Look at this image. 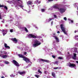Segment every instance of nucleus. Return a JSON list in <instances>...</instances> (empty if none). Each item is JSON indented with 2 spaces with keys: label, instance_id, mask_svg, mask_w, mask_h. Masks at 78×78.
<instances>
[{
  "label": "nucleus",
  "instance_id": "nucleus-1",
  "mask_svg": "<svg viewBox=\"0 0 78 78\" xmlns=\"http://www.w3.org/2000/svg\"><path fill=\"white\" fill-rule=\"evenodd\" d=\"M34 43V44L33 45L34 47H37L38 45H40L41 44V43L40 42H39V41L36 40H35Z\"/></svg>",
  "mask_w": 78,
  "mask_h": 78
},
{
  "label": "nucleus",
  "instance_id": "nucleus-2",
  "mask_svg": "<svg viewBox=\"0 0 78 78\" xmlns=\"http://www.w3.org/2000/svg\"><path fill=\"white\" fill-rule=\"evenodd\" d=\"M60 27L62 31L64 32L65 34H67V33H66V30H65V28L63 27V25L61 24L60 25Z\"/></svg>",
  "mask_w": 78,
  "mask_h": 78
},
{
  "label": "nucleus",
  "instance_id": "nucleus-3",
  "mask_svg": "<svg viewBox=\"0 0 78 78\" xmlns=\"http://www.w3.org/2000/svg\"><path fill=\"white\" fill-rule=\"evenodd\" d=\"M28 36L29 38H34V39L37 38V37H36V36L33 35L32 34H29L28 35Z\"/></svg>",
  "mask_w": 78,
  "mask_h": 78
},
{
  "label": "nucleus",
  "instance_id": "nucleus-4",
  "mask_svg": "<svg viewBox=\"0 0 78 78\" xmlns=\"http://www.w3.org/2000/svg\"><path fill=\"white\" fill-rule=\"evenodd\" d=\"M40 62H48L50 63V62L48 60L44 59H39Z\"/></svg>",
  "mask_w": 78,
  "mask_h": 78
},
{
  "label": "nucleus",
  "instance_id": "nucleus-5",
  "mask_svg": "<svg viewBox=\"0 0 78 78\" xmlns=\"http://www.w3.org/2000/svg\"><path fill=\"white\" fill-rule=\"evenodd\" d=\"M59 11H60V13H64L66 11V9L64 8H60L58 9Z\"/></svg>",
  "mask_w": 78,
  "mask_h": 78
},
{
  "label": "nucleus",
  "instance_id": "nucleus-6",
  "mask_svg": "<svg viewBox=\"0 0 78 78\" xmlns=\"http://www.w3.org/2000/svg\"><path fill=\"white\" fill-rule=\"evenodd\" d=\"M13 62L14 64H15V65L16 66H17V67H19V66H20V65H19V63H18V62H17L16 61V60H13Z\"/></svg>",
  "mask_w": 78,
  "mask_h": 78
},
{
  "label": "nucleus",
  "instance_id": "nucleus-7",
  "mask_svg": "<svg viewBox=\"0 0 78 78\" xmlns=\"http://www.w3.org/2000/svg\"><path fill=\"white\" fill-rule=\"evenodd\" d=\"M23 60L26 61L27 63H29L30 61V59H28V58H25V57L24 58H23Z\"/></svg>",
  "mask_w": 78,
  "mask_h": 78
},
{
  "label": "nucleus",
  "instance_id": "nucleus-8",
  "mask_svg": "<svg viewBox=\"0 0 78 78\" xmlns=\"http://www.w3.org/2000/svg\"><path fill=\"white\" fill-rule=\"evenodd\" d=\"M8 32V30H2V33L3 34V35L4 36L5 35V34H7V32Z\"/></svg>",
  "mask_w": 78,
  "mask_h": 78
},
{
  "label": "nucleus",
  "instance_id": "nucleus-9",
  "mask_svg": "<svg viewBox=\"0 0 78 78\" xmlns=\"http://www.w3.org/2000/svg\"><path fill=\"white\" fill-rule=\"evenodd\" d=\"M69 67H76V65L73 63H70L69 65Z\"/></svg>",
  "mask_w": 78,
  "mask_h": 78
},
{
  "label": "nucleus",
  "instance_id": "nucleus-10",
  "mask_svg": "<svg viewBox=\"0 0 78 78\" xmlns=\"http://www.w3.org/2000/svg\"><path fill=\"white\" fill-rule=\"evenodd\" d=\"M53 8L55 9H59V5L58 4L53 5Z\"/></svg>",
  "mask_w": 78,
  "mask_h": 78
},
{
  "label": "nucleus",
  "instance_id": "nucleus-11",
  "mask_svg": "<svg viewBox=\"0 0 78 78\" xmlns=\"http://www.w3.org/2000/svg\"><path fill=\"white\" fill-rule=\"evenodd\" d=\"M11 40L13 42H17L18 41L16 39V38H11Z\"/></svg>",
  "mask_w": 78,
  "mask_h": 78
},
{
  "label": "nucleus",
  "instance_id": "nucleus-12",
  "mask_svg": "<svg viewBox=\"0 0 78 78\" xmlns=\"http://www.w3.org/2000/svg\"><path fill=\"white\" fill-rule=\"evenodd\" d=\"M0 6H2L0 8H4L5 9H6V10L8 9V7L6 5H1Z\"/></svg>",
  "mask_w": 78,
  "mask_h": 78
},
{
  "label": "nucleus",
  "instance_id": "nucleus-13",
  "mask_svg": "<svg viewBox=\"0 0 78 78\" xmlns=\"http://www.w3.org/2000/svg\"><path fill=\"white\" fill-rule=\"evenodd\" d=\"M27 5H33V2L31 1H29L27 2Z\"/></svg>",
  "mask_w": 78,
  "mask_h": 78
},
{
  "label": "nucleus",
  "instance_id": "nucleus-14",
  "mask_svg": "<svg viewBox=\"0 0 78 78\" xmlns=\"http://www.w3.org/2000/svg\"><path fill=\"white\" fill-rule=\"evenodd\" d=\"M53 37H54L55 38V39L56 41H57V42H58V41H59V39L58 38V37H57V36H53Z\"/></svg>",
  "mask_w": 78,
  "mask_h": 78
},
{
  "label": "nucleus",
  "instance_id": "nucleus-15",
  "mask_svg": "<svg viewBox=\"0 0 78 78\" xmlns=\"http://www.w3.org/2000/svg\"><path fill=\"white\" fill-rule=\"evenodd\" d=\"M18 56L20 58H23V60L24 58H25V57L23 56V55H21V54H19Z\"/></svg>",
  "mask_w": 78,
  "mask_h": 78
},
{
  "label": "nucleus",
  "instance_id": "nucleus-16",
  "mask_svg": "<svg viewBox=\"0 0 78 78\" xmlns=\"http://www.w3.org/2000/svg\"><path fill=\"white\" fill-rule=\"evenodd\" d=\"M4 47L5 48H8L9 49H10V47L8 46H7V44L6 43L4 44Z\"/></svg>",
  "mask_w": 78,
  "mask_h": 78
},
{
  "label": "nucleus",
  "instance_id": "nucleus-17",
  "mask_svg": "<svg viewBox=\"0 0 78 78\" xmlns=\"http://www.w3.org/2000/svg\"><path fill=\"white\" fill-rule=\"evenodd\" d=\"M18 73H19L20 75H23V74H25V72H20V71L18 72Z\"/></svg>",
  "mask_w": 78,
  "mask_h": 78
},
{
  "label": "nucleus",
  "instance_id": "nucleus-18",
  "mask_svg": "<svg viewBox=\"0 0 78 78\" xmlns=\"http://www.w3.org/2000/svg\"><path fill=\"white\" fill-rule=\"evenodd\" d=\"M2 57L3 58H4L5 59H6V58L8 57V56L6 55H2Z\"/></svg>",
  "mask_w": 78,
  "mask_h": 78
},
{
  "label": "nucleus",
  "instance_id": "nucleus-19",
  "mask_svg": "<svg viewBox=\"0 0 78 78\" xmlns=\"http://www.w3.org/2000/svg\"><path fill=\"white\" fill-rule=\"evenodd\" d=\"M52 75L54 77V78H55V73L52 72Z\"/></svg>",
  "mask_w": 78,
  "mask_h": 78
},
{
  "label": "nucleus",
  "instance_id": "nucleus-20",
  "mask_svg": "<svg viewBox=\"0 0 78 78\" xmlns=\"http://www.w3.org/2000/svg\"><path fill=\"white\" fill-rule=\"evenodd\" d=\"M18 6L19 7H20V8H22V9H23V6L22 5H19Z\"/></svg>",
  "mask_w": 78,
  "mask_h": 78
},
{
  "label": "nucleus",
  "instance_id": "nucleus-21",
  "mask_svg": "<svg viewBox=\"0 0 78 78\" xmlns=\"http://www.w3.org/2000/svg\"><path fill=\"white\" fill-rule=\"evenodd\" d=\"M48 72V71H44V74H45V75H47V73Z\"/></svg>",
  "mask_w": 78,
  "mask_h": 78
},
{
  "label": "nucleus",
  "instance_id": "nucleus-22",
  "mask_svg": "<svg viewBox=\"0 0 78 78\" xmlns=\"http://www.w3.org/2000/svg\"><path fill=\"white\" fill-rule=\"evenodd\" d=\"M75 53H76L77 52V48H75L74 49Z\"/></svg>",
  "mask_w": 78,
  "mask_h": 78
},
{
  "label": "nucleus",
  "instance_id": "nucleus-23",
  "mask_svg": "<svg viewBox=\"0 0 78 78\" xmlns=\"http://www.w3.org/2000/svg\"><path fill=\"white\" fill-rule=\"evenodd\" d=\"M45 9H41V11H42V12H45Z\"/></svg>",
  "mask_w": 78,
  "mask_h": 78
},
{
  "label": "nucleus",
  "instance_id": "nucleus-24",
  "mask_svg": "<svg viewBox=\"0 0 78 78\" xmlns=\"http://www.w3.org/2000/svg\"><path fill=\"white\" fill-rule=\"evenodd\" d=\"M10 31L11 33H12L14 31V30L13 29H10Z\"/></svg>",
  "mask_w": 78,
  "mask_h": 78
},
{
  "label": "nucleus",
  "instance_id": "nucleus-25",
  "mask_svg": "<svg viewBox=\"0 0 78 78\" xmlns=\"http://www.w3.org/2000/svg\"><path fill=\"white\" fill-rule=\"evenodd\" d=\"M25 31H26V32H27V33L28 32V30L26 27H25Z\"/></svg>",
  "mask_w": 78,
  "mask_h": 78
},
{
  "label": "nucleus",
  "instance_id": "nucleus-26",
  "mask_svg": "<svg viewBox=\"0 0 78 78\" xmlns=\"http://www.w3.org/2000/svg\"><path fill=\"white\" fill-rule=\"evenodd\" d=\"M15 76L16 75H13L12 74L10 75V77H15Z\"/></svg>",
  "mask_w": 78,
  "mask_h": 78
},
{
  "label": "nucleus",
  "instance_id": "nucleus-27",
  "mask_svg": "<svg viewBox=\"0 0 78 78\" xmlns=\"http://www.w3.org/2000/svg\"><path fill=\"white\" fill-rule=\"evenodd\" d=\"M38 73H42V72L40 71V69H38Z\"/></svg>",
  "mask_w": 78,
  "mask_h": 78
},
{
  "label": "nucleus",
  "instance_id": "nucleus-28",
  "mask_svg": "<svg viewBox=\"0 0 78 78\" xmlns=\"http://www.w3.org/2000/svg\"><path fill=\"white\" fill-rule=\"evenodd\" d=\"M7 2H8V3H11L12 2V1H7Z\"/></svg>",
  "mask_w": 78,
  "mask_h": 78
},
{
  "label": "nucleus",
  "instance_id": "nucleus-29",
  "mask_svg": "<svg viewBox=\"0 0 78 78\" xmlns=\"http://www.w3.org/2000/svg\"><path fill=\"white\" fill-rule=\"evenodd\" d=\"M68 20L71 21V23H73V20H71L70 19H68Z\"/></svg>",
  "mask_w": 78,
  "mask_h": 78
},
{
  "label": "nucleus",
  "instance_id": "nucleus-30",
  "mask_svg": "<svg viewBox=\"0 0 78 78\" xmlns=\"http://www.w3.org/2000/svg\"><path fill=\"white\" fill-rule=\"evenodd\" d=\"M77 37H78V36L76 35L74 37L76 39H78V38H77Z\"/></svg>",
  "mask_w": 78,
  "mask_h": 78
},
{
  "label": "nucleus",
  "instance_id": "nucleus-31",
  "mask_svg": "<svg viewBox=\"0 0 78 78\" xmlns=\"http://www.w3.org/2000/svg\"><path fill=\"white\" fill-rule=\"evenodd\" d=\"M4 54H5V55H6V54H8V53L6 51H4Z\"/></svg>",
  "mask_w": 78,
  "mask_h": 78
},
{
  "label": "nucleus",
  "instance_id": "nucleus-32",
  "mask_svg": "<svg viewBox=\"0 0 78 78\" xmlns=\"http://www.w3.org/2000/svg\"><path fill=\"white\" fill-rule=\"evenodd\" d=\"M73 59H74L75 60H76V57H72Z\"/></svg>",
  "mask_w": 78,
  "mask_h": 78
},
{
  "label": "nucleus",
  "instance_id": "nucleus-33",
  "mask_svg": "<svg viewBox=\"0 0 78 78\" xmlns=\"http://www.w3.org/2000/svg\"><path fill=\"white\" fill-rule=\"evenodd\" d=\"M59 68L58 67H56L54 68V69H55V70H56V69H58Z\"/></svg>",
  "mask_w": 78,
  "mask_h": 78
},
{
  "label": "nucleus",
  "instance_id": "nucleus-34",
  "mask_svg": "<svg viewBox=\"0 0 78 78\" xmlns=\"http://www.w3.org/2000/svg\"><path fill=\"white\" fill-rule=\"evenodd\" d=\"M0 19H2V15L1 14V13L0 12Z\"/></svg>",
  "mask_w": 78,
  "mask_h": 78
},
{
  "label": "nucleus",
  "instance_id": "nucleus-35",
  "mask_svg": "<svg viewBox=\"0 0 78 78\" xmlns=\"http://www.w3.org/2000/svg\"><path fill=\"white\" fill-rule=\"evenodd\" d=\"M5 63L6 64H9V62H7V61L5 62Z\"/></svg>",
  "mask_w": 78,
  "mask_h": 78
},
{
  "label": "nucleus",
  "instance_id": "nucleus-36",
  "mask_svg": "<svg viewBox=\"0 0 78 78\" xmlns=\"http://www.w3.org/2000/svg\"><path fill=\"white\" fill-rule=\"evenodd\" d=\"M39 75H35V76L37 78H39Z\"/></svg>",
  "mask_w": 78,
  "mask_h": 78
},
{
  "label": "nucleus",
  "instance_id": "nucleus-37",
  "mask_svg": "<svg viewBox=\"0 0 78 78\" xmlns=\"http://www.w3.org/2000/svg\"><path fill=\"white\" fill-rule=\"evenodd\" d=\"M76 53H74V57H76Z\"/></svg>",
  "mask_w": 78,
  "mask_h": 78
},
{
  "label": "nucleus",
  "instance_id": "nucleus-38",
  "mask_svg": "<svg viewBox=\"0 0 78 78\" xmlns=\"http://www.w3.org/2000/svg\"><path fill=\"white\" fill-rule=\"evenodd\" d=\"M36 3H38L39 2V1L37 0L36 1H35V2Z\"/></svg>",
  "mask_w": 78,
  "mask_h": 78
},
{
  "label": "nucleus",
  "instance_id": "nucleus-39",
  "mask_svg": "<svg viewBox=\"0 0 78 78\" xmlns=\"http://www.w3.org/2000/svg\"><path fill=\"white\" fill-rule=\"evenodd\" d=\"M52 57L53 58H56V57L54 55H52Z\"/></svg>",
  "mask_w": 78,
  "mask_h": 78
},
{
  "label": "nucleus",
  "instance_id": "nucleus-40",
  "mask_svg": "<svg viewBox=\"0 0 78 78\" xmlns=\"http://www.w3.org/2000/svg\"><path fill=\"white\" fill-rule=\"evenodd\" d=\"M54 0H48V1L49 2H52V1H53Z\"/></svg>",
  "mask_w": 78,
  "mask_h": 78
},
{
  "label": "nucleus",
  "instance_id": "nucleus-41",
  "mask_svg": "<svg viewBox=\"0 0 78 78\" xmlns=\"http://www.w3.org/2000/svg\"><path fill=\"white\" fill-rule=\"evenodd\" d=\"M64 19L65 20H67V18H66V17H65L64 18Z\"/></svg>",
  "mask_w": 78,
  "mask_h": 78
},
{
  "label": "nucleus",
  "instance_id": "nucleus-42",
  "mask_svg": "<svg viewBox=\"0 0 78 78\" xmlns=\"http://www.w3.org/2000/svg\"><path fill=\"white\" fill-rule=\"evenodd\" d=\"M58 59H62V57H58Z\"/></svg>",
  "mask_w": 78,
  "mask_h": 78
},
{
  "label": "nucleus",
  "instance_id": "nucleus-43",
  "mask_svg": "<svg viewBox=\"0 0 78 78\" xmlns=\"http://www.w3.org/2000/svg\"><path fill=\"white\" fill-rule=\"evenodd\" d=\"M54 17L55 18H56V17H57V16L56 15H54Z\"/></svg>",
  "mask_w": 78,
  "mask_h": 78
},
{
  "label": "nucleus",
  "instance_id": "nucleus-44",
  "mask_svg": "<svg viewBox=\"0 0 78 78\" xmlns=\"http://www.w3.org/2000/svg\"><path fill=\"white\" fill-rule=\"evenodd\" d=\"M51 20H52V19H51V18H50L49 19V21H50Z\"/></svg>",
  "mask_w": 78,
  "mask_h": 78
},
{
  "label": "nucleus",
  "instance_id": "nucleus-45",
  "mask_svg": "<svg viewBox=\"0 0 78 78\" xmlns=\"http://www.w3.org/2000/svg\"><path fill=\"white\" fill-rule=\"evenodd\" d=\"M24 54L25 55H27V52H24Z\"/></svg>",
  "mask_w": 78,
  "mask_h": 78
},
{
  "label": "nucleus",
  "instance_id": "nucleus-46",
  "mask_svg": "<svg viewBox=\"0 0 78 78\" xmlns=\"http://www.w3.org/2000/svg\"><path fill=\"white\" fill-rule=\"evenodd\" d=\"M78 31H76V30H75V31H74V33H76V32H78Z\"/></svg>",
  "mask_w": 78,
  "mask_h": 78
},
{
  "label": "nucleus",
  "instance_id": "nucleus-47",
  "mask_svg": "<svg viewBox=\"0 0 78 78\" xmlns=\"http://www.w3.org/2000/svg\"><path fill=\"white\" fill-rule=\"evenodd\" d=\"M57 33H58V34L60 33V32L59 31H58Z\"/></svg>",
  "mask_w": 78,
  "mask_h": 78
},
{
  "label": "nucleus",
  "instance_id": "nucleus-48",
  "mask_svg": "<svg viewBox=\"0 0 78 78\" xmlns=\"http://www.w3.org/2000/svg\"><path fill=\"white\" fill-rule=\"evenodd\" d=\"M2 23H5V21L4 20L2 21Z\"/></svg>",
  "mask_w": 78,
  "mask_h": 78
},
{
  "label": "nucleus",
  "instance_id": "nucleus-49",
  "mask_svg": "<svg viewBox=\"0 0 78 78\" xmlns=\"http://www.w3.org/2000/svg\"><path fill=\"white\" fill-rule=\"evenodd\" d=\"M53 21H52L51 23V25H53Z\"/></svg>",
  "mask_w": 78,
  "mask_h": 78
},
{
  "label": "nucleus",
  "instance_id": "nucleus-50",
  "mask_svg": "<svg viewBox=\"0 0 78 78\" xmlns=\"http://www.w3.org/2000/svg\"><path fill=\"white\" fill-rule=\"evenodd\" d=\"M5 27H8V25L5 24Z\"/></svg>",
  "mask_w": 78,
  "mask_h": 78
},
{
  "label": "nucleus",
  "instance_id": "nucleus-51",
  "mask_svg": "<svg viewBox=\"0 0 78 78\" xmlns=\"http://www.w3.org/2000/svg\"><path fill=\"white\" fill-rule=\"evenodd\" d=\"M76 63H77V64H78V61H76Z\"/></svg>",
  "mask_w": 78,
  "mask_h": 78
},
{
  "label": "nucleus",
  "instance_id": "nucleus-52",
  "mask_svg": "<svg viewBox=\"0 0 78 78\" xmlns=\"http://www.w3.org/2000/svg\"><path fill=\"white\" fill-rule=\"evenodd\" d=\"M30 63H31V64H32V62H31V61H30Z\"/></svg>",
  "mask_w": 78,
  "mask_h": 78
},
{
  "label": "nucleus",
  "instance_id": "nucleus-53",
  "mask_svg": "<svg viewBox=\"0 0 78 78\" xmlns=\"http://www.w3.org/2000/svg\"><path fill=\"white\" fill-rule=\"evenodd\" d=\"M55 63H58V62H55Z\"/></svg>",
  "mask_w": 78,
  "mask_h": 78
},
{
  "label": "nucleus",
  "instance_id": "nucleus-54",
  "mask_svg": "<svg viewBox=\"0 0 78 78\" xmlns=\"http://www.w3.org/2000/svg\"><path fill=\"white\" fill-rule=\"evenodd\" d=\"M68 54H70V53L69 52H68Z\"/></svg>",
  "mask_w": 78,
  "mask_h": 78
},
{
  "label": "nucleus",
  "instance_id": "nucleus-55",
  "mask_svg": "<svg viewBox=\"0 0 78 78\" xmlns=\"http://www.w3.org/2000/svg\"><path fill=\"white\" fill-rule=\"evenodd\" d=\"M1 78H4V77H3V76H2V77H1Z\"/></svg>",
  "mask_w": 78,
  "mask_h": 78
},
{
  "label": "nucleus",
  "instance_id": "nucleus-56",
  "mask_svg": "<svg viewBox=\"0 0 78 78\" xmlns=\"http://www.w3.org/2000/svg\"><path fill=\"white\" fill-rule=\"evenodd\" d=\"M55 34H53V35H55Z\"/></svg>",
  "mask_w": 78,
  "mask_h": 78
},
{
  "label": "nucleus",
  "instance_id": "nucleus-57",
  "mask_svg": "<svg viewBox=\"0 0 78 78\" xmlns=\"http://www.w3.org/2000/svg\"><path fill=\"white\" fill-rule=\"evenodd\" d=\"M1 5L0 4V7H1L2 6H1Z\"/></svg>",
  "mask_w": 78,
  "mask_h": 78
},
{
  "label": "nucleus",
  "instance_id": "nucleus-58",
  "mask_svg": "<svg viewBox=\"0 0 78 78\" xmlns=\"http://www.w3.org/2000/svg\"><path fill=\"white\" fill-rule=\"evenodd\" d=\"M76 53H78V51H77V52H76Z\"/></svg>",
  "mask_w": 78,
  "mask_h": 78
},
{
  "label": "nucleus",
  "instance_id": "nucleus-59",
  "mask_svg": "<svg viewBox=\"0 0 78 78\" xmlns=\"http://www.w3.org/2000/svg\"><path fill=\"white\" fill-rule=\"evenodd\" d=\"M18 1H20V0H17Z\"/></svg>",
  "mask_w": 78,
  "mask_h": 78
},
{
  "label": "nucleus",
  "instance_id": "nucleus-60",
  "mask_svg": "<svg viewBox=\"0 0 78 78\" xmlns=\"http://www.w3.org/2000/svg\"><path fill=\"white\" fill-rule=\"evenodd\" d=\"M77 9H78V7H77Z\"/></svg>",
  "mask_w": 78,
  "mask_h": 78
}]
</instances>
